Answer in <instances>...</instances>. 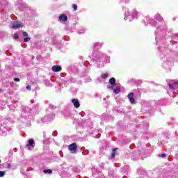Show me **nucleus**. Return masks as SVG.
<instances>
[{
    "instance_id": "f257e3e1",
    "label": "nucleus",
    "mask_w": 178,
    "mask_h": 178,
    "mask_svg": "<svg viewBox=\"0 0 178 178\" xmlns=\"http://www.w3.org/2000/svg\"><path fill=\"white\" fill-rule=\"evenodd\" d=\"M101 47H102L101 43L96 42L93 47L94 52L92 54V60L99 65V67H102V66H104L100 65L101 64L99 63H101V62H106V63H109V62H111L109 57H108L106 54H104L102 52L97 51V49H99V48H101Z\"/></svg>"
},
{
    "instance_id": "f03ea898",
    "label": "nucleus",
    "mask_w": 178,
    "mask_h": 178,
    "mask_svg": "<svg viewBox=\"0 0 178 178\" xmlns=\"http://www.w3.org/2000/svg\"><path fill=\"white\" fill-rule=\"evenodd\" d=\"M168 84L169 86L170 90H176L177 88H178L177 81H175V80L170 81L169 82H168Z\"/></svg>"
},
{
    "instance_id": "7ed1b4c3",
    "label": "nucleus",
    "mask_w": 178,
    "mask_h": 178,
    "mask_svg": "<svg viewBox=\"0 0 178 178\" xmlns=\"http://www.w3.org/2000/svg\"><path fill=\"white\" fill-rule=\"evenodd\" d=\"M9 130L4 125L0 127V136H8Z\"/></svg>"
},
{
    "instance_id": "20e7f679",
    "label": "nucleus",
    "mask_w": 178,
    "mask_h": 178,
    "mask_svg": "<svg viewBox=\"0 0 178 178\" xmlns=\"http://www.w3.org/2000/svg\"><path fill=\"white\" fill-rule=\"evenodd\" d=\"M69 151H71L72 154H76L77 152V144L72 143L68 146Z\"/></svg>"
},
{
    "instance_id": "39448f33",
    "label": "nucleus",
    "mask_w": 178,
    "mask_h": 178,
    "mask_svg": "<svg viewBox=\"0 0 178 178\" xmlns=\"http://www.w3.org/2000/svg\"><path fill=\"white\" fill-rule=\"evenodd\" d=\"M55 119V115H46L42 118V122H51Z\"/></svg>"
},
{
    "instance_id": "423d86ee",
    "label": "nucleus",
    "mask_w": 178,
    "mask_h": 178,
    "mask_svg": "<svg viewBox=\"0 0 178 178\" xmlns=\"http://www.w3.org/2000/svg\"><path fill=\"white\" fill-rule=\"evenodd\" d=\"M20 27H23V25L20 22H14L12 24L13 29H20Z\"/></svg>"
},
{
    "instance_id": "0eeeda50",
    "label": "nucleus",
    "mask_w": 178,
    "mask_h": 178,
    "mask_svg": "<svg viewBox=\"0 0 178 178\" xmlns=\"http://www.w3.org/2000/svg\"><path fill=\"white\" fill-rule=\"evenodd\" d=\"M128 98L131 102V104H136V100L134 99V93L131 92L128 94Z\"/></svg>"
},
{
    "instance_id": "6e6552de",
    "label": "nucleus",
    "mask_w": 178,
    "mask_h": 178,
    "mask_svg": "<svg viewBox=\"0 0 178 178\" xmlns=\"http://www.w3.org/2000/svg\"><path fill=\"white\" fill-rule=\"evenodd\" d=\"M72 102L74 108H80V102H79V99H72Z\"/></svg>"
},
{
    "instance_id": "1a4fd4ad",
    "label": "nucleus",
    "mask_w": 178,
    "mask_h": 178,
    "mask_svg": "<svg viewBox=\"0 0 178 178\" xmlns=\"http://www.w3.org/2000/svg\"><path fill=\"white\" fill-rule=\"evenodd\" d=\"M35 143L34 142V139L31 138L28 140V144L26 145V147H35Z\"/></svg>"
},
{
    "instance_id": "9d476101",
    "label": "nucleus",
    "mask_w": 178,
    "mask_h": 178,
    "mask_svg": "<svg viewBox=\"0 0 178 178\" xmlns=\"http://www.w3.org/2000/svg\"><path fill=\"white\" fill-rule=\"evenodd\" d=\"M60 22H67V16L65 14H62L59 16Z\"/></svg>"
},
{
    "instance_id": "9b49d317",
    "label": "nucleus",
    "mask_w": 178,
    "mask_h": 178,
    "mask_svg": "<svg viewBox=\"0 0 178 178\" xmlns=\"http://www.w3.org/2000/svg\"><path fill=\"white\" fill-rule=\"evenodd\" d=\"M0 5H1V9H3L5 8H6V6L8 5V1L6 0H1V1L0 2Z\"/></svg>"
},
{
    "instance_id": "f8f14e48",
    "label": "nucleus",
    "mask_w": 178,
    "mask_h": 178,
    "mask_svg": "<svg viewBox=\"0 0 178 178\" xmlns=\"http://www.w3.org/2000/svg\"><path fill=\"white\" fill-rule=\"evenodd\" d=\"M51 69L54 72H60V70H62V67H60V65H54Z\"/></svg>"
},
{
    "instance_id": "ddd939ff",
    "label": "nucleus",
    "mask_w": 178,
    "mask_h": 178,
    "mask_svg": "<svg viewBox=\"0 0 178 178\" xmlns=\"http://www.w3.org/2000/svg\"><path fill=\"white\" fill-rule=\"evenodd\" d=\"M108 83L112 86H116V79L114 77H112L109 79Z\"/></svg>"
},
{
    "instance_id": "4468645a",
    "label": "nucleus",
    "mask_w": 178,
    "mask_h": 178,
    "mask_svg": "<svg viewBox=\"0 0 178 178\" xmlns=\"http://www.w3.org/2000/svg\"><path fill=\"white\" fill-rule=\"evenodd\" d=\"M155 19L158 22H162L163 20V18L162 17H161V15H156Z\"/></svg>"
},
{
    "instance_id": "2eb2a0df",
    "label": "nucleus",
    "mask_w": 178,
    "mask_h": 178,
    "mask_svg": "<svg viewBox=\"0 0 178 178\" xmlns=\"http://www.w3.org/2000/svg\"><path fill=\"white\" fill-rule=\"evenodd\" d=\"M113 93L114 94H119L120 92V88H117L115 89H113Z\"/></svg>"
},
{
    "instance_id": "dca6fc26",
    "label": "nucleus",
    "mask_w": 178,
    "mask_h": 178,
    "mask_svg": "<svg viewBox=\"0 0 178 178\" xmlns=\"http://www.w3.org/2000/svg\"><path fill=\"white\" fill-rule=\"evenodd\" d=\"M47 34H49V35H52V34H54V29H49L47 31Z\"/></svg>"
},
{
    "instance_id": "f3484780",
    "label": "nucleus",
    "mask_w": 178,
    "mask_h": 178,
    "mask_svg": "<svg viewBox=\"0 0 178 178\" xmlns=\"http://www.w3.org/2000/svg\"><path fill=\"white\" fill-rule=\"evenodd\" d=\"M101 79H102L103 80H105V79H106V77H108V74H105V73H103L101 74L100 76Z\"/></svg>"
},
{
    "instance_id": "a211bd4d",
    "label": "nucleus",
    "mask_w": 178,
    "mask_h": 178,
    "mask_svg": "<svg viewBox=\"0 0 178 178\" xmlns=\"http://www.w3.org/2000/svg\"><path fill=\"white\" fill-rule=\"evenodd\" d=\"M4 167L6 168V169H10V168H12V165H10V163H5Z\"/></svg>"
},
{
    "instance_id": "6ab92c4d",
    "label": "nucleus",
    "mask_w": 178,
    "mask_h": 178,
    "mask_svg": "<svg viewBox=\"0 0 178 178\" xmlns=\"http://www.w3.org/2000/svg\"><path fill=\"white\" fill-rule=\"evenodd\" d=\"M116 149H118V148H115V149H113V152L111 153V158H115V154L116 152Z\"/></svg>"
},
{
    "instance_id": "aec40b11",
    "label": "nucleus",
    "mask_w": 178,
    "mask_h": 178,
    "mask_svg": "<svg viewBox=\"0 0 178 178\" xmlns=\"http://www.w3.org/2000/svg\"><path fill=\"white\" fill-rule=\"evenodd\" d=\"M138 175H144L145 172H144V170H143V169L139 168V169L138 170Z\"/></svg>"
},
{
    "instance_id": "412c9836",
    "label": "nucleus",
    "mask_w": 178,
    "mask_h": 178,
    "mask_svg": "<svg viewBox=\"0 0 178 178\" xmlns=\"http://www.w3.org/2000/svg\"><path fill=\"white\" fill-rule=\"evenodd\" d=\"M43 172H44V173H47V174H49V175H51V173H52V171H51V170H50V169L44 170Z\"/></svg>"
},
{
    "instance_id": "4be33fe9",
    "label": "nucleus",
    "mask_w": 178,
    "mask_h": 178,
    "mask_svg": "<svg viewBox=\"0 0 178 178\" xmlns=\"http://www.w3.org/2000/svg\"><path fill=\"white\" fill-rule=\"evenodd\" d=\"M30 40H31V38L30 37H27L24 39V42H29V41H30Z\"/></svg>"
},
{
    "instance_id": "5701e85b",
    "label": "nucleus",
    "mask_w": 178,
    "mask_h": 178,
    "mask_svg": "<svg viewBox=\"0 0 178 178\" xmlns=\"http://www.w3.org/2000/svg\"><path fill=\"white\" fill-rule=\"evenodd\" d=\"M113 87H115V85H108L107 86V88H108L109 90H113Z\"/></svg>"
},
{
    "instance_id": "b1692460",
    "label": "nucleus",
    "mask_w": 178,
    "mask_h": 178,
    "mask_svg": "<svg viewBox=\"0 0 178 178\" xmlns=\"http://www.w3.org/2000/svg\"><path fill=\"white\" fill-rule=\"evenodd\" d=\"M153 27H156V22L154 21L153 22L149 23Z\"/></svg>"
},
{
    "instance_id": "393cba45",
    "label": "nucleus",
    "mask_w": 178,
    "mask_h": 178,
    "mask_svg": "<svg viewBox=\"0 0 178 178\" xmlns=\"http://www.w3.org/2000/svg\"><path fill=\"white\" fill-rule=\"evenodd\" d=\"M5 176V172L4 171H0V177H3Z\"/></svg>"
},
{
    "instance_id": "a878e982",
    "label": "nucleus",
    "mask_w": 178,
    "mask_h": 178,
    "mask_svg": "<svg viewBox=\"0 0 178 178\" xmlns=\"http://www.w3.org/2000/svg\"><path fill=\"white\" fill-rule=\"evenodd\" d=\"M14 38H15V40H17V39L19 38V34H18V33H15V34H14Z\"/></svg>"
},
{
    "instance_id": "bb28decb",
    "label": "nucleus",
    "mask_w": 178,
    "mask_h": 178,
    "mask_svg": "<svg viewBox=\"0 0 178 178\" xmlns=\"http://www.w3.org/2000/svg\"><path fill=\"white\" fill-rule=\"evenodd\" d=\"M72 8H74V10H77V5L76 4H73Z\"/></svg>"
},
{
    "instance_id": "cd10ccee",
    "label": "nucleus",
    "mask_w": 178,
    "mask_h": 178,
    "mask_svg": "<svg viewBox=\"0 0 178 178\" xmlns=\"http://www.w3.org/2000/svg\"><path fill=\"white\" fill-rule=\"evenodd\" d=\"M133 12L135 13V15H132V17H137V11L134 10Z\"/></svg>"
},
{
    "instance_id": "c85d7f7f",
    "label": "nucleus",
    "mask_w": 178,
    "mask_h": 178,
    "mask_svg": "<svg viewBox=\"0 0 178 178\" xmlns=\"http://www.w3.org/2000/svg\"><path fill=\"white\" fill-rule=\"evenodd\" d=\"M23 36L24 37H28L29 36V33H27V32H23Z\"/></svg>"
},
{
    "instance_id": "c756f323",
    "label": "nucleus",
    "mask_w": 178,
    "mask_h": 178,
    "mask_svg": "<svg viewBox=\"0 0 178 178\" xmlns=\"http://www.w3.org/2000/svg\"><path fill=\"white\" fill-rule=\"evenodd\" d=\"M26 89H28L29 91H30V90H31V86L28 85V86H26Z\"/></svg>"
},
{
    "instance_id": "7c9ffc66",
    "label": "nucleus",
    "mask_w": 178,
    "mask_h": 178,
    "mask_svg": "<svg viewBox=\"0 0 178 178\" xmlns=\"http://www.w3.org/2000/svg\"><path fill=\"white\" fill-rule=\"evenodd\" d=\"M14 81L19 82V81H20V79H19V78H15V79H14Z\"/></svg>"
},
{
    "instance_id": "2f4dec72",
    "label": "nucleus",
    "mask_w": 178,
    "mask_h": 178,
    "mask_svg": "<svg viewBox=\"0 0 178 178\" xmlns=\"http://www.w3.org/2000/svg\"><path fill=\"white\" fill-rule=\"evenodd\" d=\"M100 168H101L102 169H104V168H105V165L102 163L100 164Z\"/></svg>"
},
{
    "instance_id": "473e14b6",
    "label": "nucleus",
    "mask_w": 178,
    "mask_h": 178,
    "mask_svg": "<svg viewBox=\"0 0 178 178\" xmlns=\"http://www.w3.org/2000/svg\"><path fill=\"white\" fill-rule=\"evenodd\" d=\"M82 154H83V155H87V154H88V151L85 152H83Z\"/></svg>"
},
{
    "instance_id": "72a5a7b5",
    "label": "nucleus",
    "mask_w": 178,
    "mask_h": 178,
    "mask_svg": "<svg viewBox=\"0 0 178 178\" xmlns=\"http://www.w3.org/2000/svg\"><path fill=\"white\" fill-rule=\"evenodd\" d=\"M161 158H165V156H166L165 154H161Z\"/></svg>"
},
{
    "instance_id": "f704fd0d",
    "label": "nucleus",
    "mask_w": 178,
    "mask_h": 178,
    "mask_svg": "<svg viewBox=\"0 0 178 178\" xmlns=\"http://www.w3.org/2000/svg\"><path fill=\"white\" fill-rule=\"evenodd\" d=\"M124 20H127V14L125 15Z\"/></svg>"
},
{
    "instance_id": "c9c22d12",
    "label": "nucleus",
    "mask_w": 178,
    "mask_h": 178,
    "mask_svg": "<svg viewBox=\"0 0 178 178\" xmlns=\"http://www.w3.org/2000/svg\"><path fill=\"white\" fill-rule=\"evenodd\" d=\"M159 51H160V52H162V51H161V47H159Z\"/></svg>"
},
{
    "instance_id": "e433bc0d",
    "label": "nucleus",
    "mask_w": 178,
    "mask_h": 178,
    "mask_svg": "<svg viewBox=\"0 0 178 178\" xmlns=\"http://www.w3.org/2000/svg\"><path fill=\"white\" fill-rule=\"evenodd\" d=\"M49 107H50V108H52V106H51V105H49Z\"/></svg>"
},
{
    "instance_id": "4c0bfd02",
    "label": "nucleus",
    "mask_w": 178,
    "mask_h": 178,
    "mask_svg": "<svg viewBox=\"0 0 178 178\" xmlns=\"http://www.w3.org/2000/svg\"><path fill=\"white\" fill-rule=\"evenodd\" d=\"M2 91V89H0V92Z\"/></svg>"
},
{
    "instance_id": "58836bf2",
    "label": "nucleus",
    "mask_w": 178,
    "mask_h": 178,
    "mask_svg": "<svg viewBox=\"0 0 178 178\" xmlns=\"http://www.w3.org/2000/svg\"><path fill=\"white\" fill-rule=\"evenodd\" d=\"M173 20H174V22H175V20H176V19L174 18Z\"/></svg>"
},
{
    "instance_id": "ea45409f",
    "label": "nucleus",
    "mask_w": 178,
    "mask_h": 178,
    "mask_svg": "<svg viewBox=\"0 0 178 178\" xmlns=\"http://www.w3.org/2000/svg\"><path fill=\"white\" fill-rule=\"evenodd\" d=\"M91 81V79H89V81Z\"/></svg>"
}]
</instances>
